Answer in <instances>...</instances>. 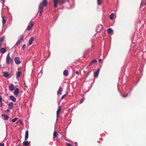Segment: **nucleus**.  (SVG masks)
<instances>
[{"instance_id":"412c9836","label":"nucleus","mask_w":146,"mask_h":146,"mask_svg":"<svg viewBox=\"0 0 146 146\" xmlns=\"http://www.w3.org/2000/svg\"><path fill=\"white\" fill-rule=\"evenodd\" d=\"M23 145H24L25 146H27L29 144V142L27 141H24L23 143Z\"/></svg>"},{"instance_id":"20e7f679","label":"nucleus","mask_w":146,"mask_h":146,"mask_svg":"<svg viewBox=\"0 0 146 146\" xmlns=\"http://www.w3.org/2000/svg\"><path fill=\"white\" fill-rule=\"evenodd\" d=\"M102 25H100L97 27V31H98L100 32L102 31Z\"/></svg>"},{"instance_id":"c85d7f7f","label":"nucleus","mask_w":146,"mask_h":146,"mask_svg":"<svg viewBox=\"0 0 146 146\" xmlns=\"http://www.w3.org/2000/svg\"><path fill=\"white\" fill-rule=\"evenodd\" d=\"M6 19H3V20L2 23H3V25H4L6 23Z\"/></svg>"},{"instance_id":"ddd939ff","label":"nucleus","mask_w":146,"mask_h":146,"mask_svg":"<svg viewBox=\"0 0 146 146\" xmlns=\"http://www.w3.org/2000/svg\"><path fill=\"white\" fill-rule=\"evenodd\" d=\"M58 3L59 5H62L64 4L66 1V0H58Z\"/></svg>"},{"instance_id":"9b49d317","label":"nucleus","mask_w":146,"mask_h":146,"mask_svg":"<svg viewBox=\"0 0 146 146\" xmlns=\"http://www.w3.org/2000/svg\"><path fill=\"white\" fill-rule=\"evenodd\" d=\"M100 71V69H99L98 70L96 71L94 73V76L95 77H98V74H99Z\"/></svg>"},{"instance_id":"473e14b6","label":"nucleus","mask_w":146,"mask_h":146,"mask_svg":"<svg viewBox=\"0 0 146 146\" xmlns=\"http://www.w3.org/2000/svg\"><path fill=\"white\" fill-rule=\"evenodd\" d=\"M18 122H20V123L22 125H23V122H22V121L20 120H19V121H18Z\"/></svg>"},{"instance_id":"a19ab883","label":"nucleus","mask_w":146,"mask_h":146,"mask_svg":"<svg viewBox=\"0 0 146 146\" xmlns=\"http://www.w3.org/2000/svg\"><path fill=\"white\" fill-rule=\"evenodd\" d=\"M75 73L76 74H79V72H78L77 71H76L75 72Z\"/></svg>"},{"instance_id":"37998d69","label":"nucleus","mask_w":146,"mask_h":146,"mask_svg":"<svg viewBox=\"0 0 146 146\" xmlns=\"http://www.w3.org/2000/svg\"><path fill=\"white\" fill-rule=\"evenodd\" d=\"M127 95H125H125H122V96L123 97H127Z\"/></svg>"},{"instance_id":"4c0bfd02","label":"nucleus","mask_w":146,"mask_h":146,"mask_svg":"<svg viewBox=\"0 0 146 146\" xmlns=\"http://www.w3.org/2000/svg\"><path fill=\"white\" fill-rule=\"evenodd\" d=\"M0 146H4V144L3 143H0Z\"/></svg>"},{"instance_id":"2eb2a0df","label":"nucleus","mask_w":146,"mask_h":146,"mask_svg":"<svg viewBox=\"0 0 146 146\" xmlns=\"http://www.w3.org/2000/svg\"><path fill=\"white\" fill-rule=\"evenodd\" d=\"M15 89V88L13 85H11L9 86V90L10 91H13Z\"/></svg>"},{"instance_id":"7ed1b4c3","label":"nucleus","mask_w":146,"mask_h":146,"mask_svg":"<svg viewBox=\"0 0 146 146\" xmlns=\"http://www.w3.org/2000/svg\"><path fill=\"white\" fill-rule=\"evenodd\" d=\"M14 61L17 64H19L20 63V61L18 57H15V58Z\"/></svg>"},{"instance_id":"a211bd4d","label":"nucleus","mask_w":146,"mask_h":146,"mask_svg":"<svg viewBox=\"0 0 146 146\" xmlns=\"http://www.w3.org/2000/svg\"><path fill=\"white\" fill-rule=\"evenodd\" d=\"M62 88L60 87L57 92L58 94H61L62 91Z\"/></svg>"},{"instance_id":"79ce46f5","label":"nucleus","mask_w":146,"mask_h":146,"mask_svg":"<svg viewBox=\"0 0 146 146\" xmlns=\"http://www.w3.org/2000/svg\"><path fill=\"white\" fill-rule=\"evenodd\" d=\"M91 72V71H90L89 73L86 75V78L87 77L88 75L89 74H90V73Z\"/></svg>"},{"instance_id":"9d476101","label":"nucleus","mask_w":146,"mask_h":146,"mask_svg":"<svg viewBox=\"0 0 146 146\" xmlns=\"http://www.w3.org/2000/svg\"><path fill=\"white\" fill-rule=\"evenodd\" d=\"M29 137V131L28 130H27L25 132V140H26Z\"/></svg>"},{"instance_id":"5701e85b","label":"nucleus","mask_w":146,"mask_h":146,"mask_svg":"<svg viewBox=\"0 0 146 146\" xmlns=\"http://www.w3.org/2000/svg\"><path fill=\"white\" fill-rule=\"evenodd\" d=\"M112 31V30L111 28H109L107 30L108 33L109 34L111 33Z\"/></svg>"},{"instance_id":"f3484780","label":"nucleus","mask_w":146,"mask_h":146,"mask_svg":"<svg viewBox=\"0 0 146 146\" xmlns=\"http://www.w3.org/2000/svg\"><path fill=\"white\" fill-rule=\"evenodd\" d=\"M10 99L13 102H15L16 101V99L12 95L10 96Z\"/></svg>"},{"instance_id":"4468645a","label":"nucleus","mask_w":146,"mask_h":146,"mask_svg":"<svg viewBox=\"0 0 146 146\" xmlns=\"http://www.w3.org/2000/svg\"><path fill=\"white\" fill-rule=\"evenodd\" d=\"M6 51L5 48H2L0 50V52L3 54L5 53L6 52Z\"/></svg>"},{"instance_id":"ea45409f","label":"nucleus","mask_w":146,"mask_h":146,"mask_svg":"<svg viewBox=\"0 0 146 146\" xmlns=\"http://www.w3.org/2000/svg\"><path fill=\"white\" fill-rule=\"evenodd\" d=\"M144 3V1L143 0H142V1L141 3V5H142Z\"/></svg>"},{"instance_id":"f257e3e1","label":"nucleus","mask_w":146,"mask_h":146,"mask_svg":"<svg viewBox=\"0 0 146 146\" xmlns=\"http://www.w3.org/2000/svg\"><path fill=\"white\" fill-rule=\"evenodd\" d=\"M48 1L47 0H43L42 3H40L39 6L38 12L40 13V15L42 13V11L43 9V6L46 7L47 5Z\"/></svg>"},{"instance_id":"a18cd8bd","label":"nucleus","mask_w":146,"mask_h":146,"mask_svg":"<svg viewBox=\"0 0 146 146\" xmlns=\"http://www.w3.org/2000/svg\"><path fill=\"white\" fill-rule=\"evenodd\" d=\"M101 60H102L100 58L98 60V61L99 62H100Z\"/></svg>"},{"instance_id":"de8ad7c7","label":"nucleus","mask_w":146,"mask_h":146,"mask_svg":"<svg viewBox=\"0 0 146 146\" xmlns=\"http://www.w3.org/2000/svg\"><path fill=\"white\" fill-rule=\"evenodd\" d=\"M7 111H9V110H7Z\"/></svg>"},{"instance_id":"c03bdc74","label":"nucleus","mask_w":146,"mask_h":146,"mask_svg":"<svg viewBox=\"0 0 146 146\" xmlns=\"http://www.w3.org/2000/svg\"><path fill=\"white\" fill-rule=\"evenodd\" d=\"M3 105V103H1V104H0V107H1Z\"/></svg>"},{"instance_id":"09e8293b","label":"nucleus","mask_w":146,"mask_h":146,"mask_svg":"<svg viewBox=\"0 0 146 146\" xmlns=\"http://www.w3.org/2000/svg\"><path fill=\"white\" fill-rule=\"evenodd\" d=\"M145 4H146V2H145Z\"/></svg>"},{"instance_id":"58836bf2","label":"nucleus","mask_w":146,"mask_h":146,"mask_svg":"<svg viewBox=\"0 0 146 146\" xmlns=\"http://www.w3.org/2000/svg\"><path fill=\"white\" fill-rule=\"evenodd\" d=\"M66 144L68 146H72V145L70 144L67 143Z\"/></svg>"},{"instance_id":"6ab92c4d","label":"nucleus","mask_w":146,"mask_h":146,"mask_svg":"<svg viewBox=\"0 0 146 146\" xmlns=\"http://www.w3.org/2000/svg\"><path fill=\"white\" fill-rule=\"evenodd\" d=\"M63 75L65 76H67L68 75V71L67 70H65L63 72Z\"/></svg>"},{"instance_id":"cd10ccee","label":"nucleus","mask_w":146,"mask_h":146,"mask_svg":"<svg viewBox=\"0 0 146 146\" xmlns=\"http://www.w3.org/2000/svg\"><path fill=\"white\" fill-rule=\"evenodd\" d=\"M21 41H21V40H18L17 41V42L16 43V44L15 45H15H17V44H20L21 43Z\"/></svg>"},{"instance_id":"6e6552de","label":"nucleus","mask_w":146,"mask_h":146,"mask_svg":"<svg viewBox=\"0 0 146 146\" xmlns=\"http://www.w3.org/2000/svg\"><path fill=\"white\" fill-rule=\"evenodd\" d=\"M34 24L33 23H31L30 24V25H28L27 28V30L28 31H29L31 30L32 27H33Z\"/></svg>"},{"instance_id":"e433bc0d","label":"nucleus","mask_w":146,"mask_h":146,"mask_svg":"<svg viewBox=\"0 0 146 146\" xmlns=\"http://www.w3.org/2000/svg\"><path fill=\"white\" fill-rule=\"evenodd\" d=\"M2 100V97L0 96V102H1Z\"/></svg>"},{"instance_id":"72a5a7b5","label":"nucleus","mask_w":146,"mask_h":146,"mask_svg":"<svg viewBox=\"0 0 146 146\" xmlns=\"http://www.w3.org/2000/svg\"><path fill=\"white\" fill-rule=\"evenodd\" d=\"M66 94H65V95H63L61 98V99H63L66 96Z\"/></svg>"},{"instance_id":"b1692460","label":"nucleus","mask_w":146,"mask_h":146,"mask_svg":"<svg viewBox=\"0 0 146 146\" xmlns=\"http://www.w3.org/2000/svg\"><path fill=\"white\" fill-rule=\"evenodd\" d=\"M21 72L20 71L18 72L16 76L17 77H19L21 76Z\"/></svg>"},{"instance_id":"c9c22d12","label":"nucleus","mask_w":146,"mask_h":146,"mask_svg":"<svg viewBox=\"0 0 146 146\" xmlns=\"http://www.w3.org/2000/svg\"><path fill=\"white\" fill-rule=\"evenodd\" d=\"M26 47V45L25 44H23L22 46V48L24 49Z\"/></svg>"},{"instance_id":"f704fd0d","label":"nucleus","mask_w":146,"mask_h":146,"mask_svg":"<svg viewBox=\"0 0 146 146\" xmlns=\"http://www.w3.org/2000/svg\"><path fill=\"white\" fill-rule=\"evenodd\" d=\"M84 101V98H82L80 101V103H82Z\"/></svg>"},{"instance_id":"0eeeda50","label":"nucleus","mask_w":146,"mask_h":146,"mask_svg":"<svg viewBox=\"0 0 146 146\" xmlns=\"http://www.w3.org/2000/svg\"><path fill=\"white\" fill-rule=\"evenodd\" d=\"M61 109V107L60 106H59L58 107V110H57L56 112V117L57 118H58L59 116V112L60 111V110Z\"/></svg>"},{"instance_id":"f03ea898","label":"nucleus","mask_w":146,"mask_h":146,"mask_svg":"<svg viewBox=\"0 0 146 146\" xmlns=\"http://www.w3.org/2000/svg\"><path fill=\"white\" fill-rule=\"evenodd\" d=\"M13 60L10 57V54L8 53L7 54L6 58V63L7 64H10L13 63Z\"/></svg>"},{"instance_id":"c756f323","label":"nucleus","mask_w":146,"mask_h":146,"mask_svg":"<svg viewBox=\"0 0 146 146\" xmlns=\"http://www.w3.org/2000/svg\"><path fill=\"white\" fill-rule=\"evenodd\" d=\"M17 119V117L15 118L14 119H12V121L13 122H15Z\"/></svg>"},{"instance_id":"aec40b11","label":"nucleus","mask_w":146,"mask_h":146,"mask_svg":"<svg viewBox=\"0 0 146 146\" xmlns=\"http://www.w3.org/2000/svg\"><path fill=\"white\" fill-rule=\"evenodd\" d=\"M9 73L7 72H4L3 74V76L5 77H7L9 76Z\"/></svg>"},{"instance_id":"f8f14e48","label":"nucleus","mask_w":146,"mask_h":146,"mask_svg":"<svg viewBox=\"0 0 146 146\" xmlns=\"http://www.w3.org/2000/svg\"><path fill=\"white\" fill-rule=\"evenodd\" d=\"M13 103L12 102H10L8 104L9 108L10 109H11L13 106Z\"/></svg>"},{"instance_id":"bb28decb","label":"nucleus","mask_w":146,"mask_h":146,"mask_svg":"<svg viewBox=\"0 0 146 146\" xmlns=\"http://www.w3.org/2000/svg\"><path fill=\"white\" fill-rule=\"evenodd\" d=\"M97 61V60L96 59H94L92 60L91 62L90 63V64H91L93 63H96Z\"/></svg>"},{"instance_id":"49530a36","label":"nucleus","mask_w":146,"mask_h":146,"mask_svg":"<svg viewBox=\"0 0 146 146\" xmlns=\"http://www.w3.org/2000/svg\"><path fill=\"white\" fill-rule=\"evenodd\" d=\"M74 144H75L76 145H77V143L76 142H75L74 143Z\"/></svg>"},{"instance_id":"39448f33","label":"nucleus","mask_w":146,"mask_h":146,"mask_svg":"<svg viewBox=\"0 0 146 146\" xmlns=\"http://www.w3.org/2000/svg\"><path fill=\"white\" fill-rule=\"evenodd\" d=\"M2 117L3 119L5 120H7L9 118V116L6 114H3L2 115Z\"/></svg>"},{"instance_id":"2f4dec72","label":"nucleus","mask_w":146,"mask_h":146,"mask_svg":"<svg viewBox=\"0 0 146 146\" xmlns=\"http://www.w3.org/2000/svg\"><path fill=\"white\" fill-rule=\"evenodd\" d=\"M23 35H22L20 37V40H21V41H22V40H23Z\"/></svg>"},{"instance_id":"393cba45","label":"nucleus","mask_w":146,"mask_h":146,"mask_svg":"<svg viewBox=\"0 0 146 146\" xmlns=\"http://www.w3.org/2000/svg\"><path fill=\"white\" fill-rule=\"evenodd\" d=\"M114 16V14L113 13H112L110 16V18H113Z\"/></svg>"},{"instance_id":"7c9ffc66","label":"nucleus","mask_w":146,"mask_h":146,"mask_svg":"<svg viewBox=\"0 0 146 146\" xmlns=\"http://www.w3.org/2000/svg\"><path fill=\"white\" fill-rule=\"evenodd\" d=\"M100 0H97V3L98 5H100L101 4V3L100 2Z\"/></svg>"},{"instance_id":"1a4fd4ad","label":"nucleus","mask_w":146,"mask_h":146,"mask_svg":"<svg viewBox=\"0 0 146 146\" xmlns=\"http://www.w3.org/2000/svg\"><path fill=\"white\" fill-rule=\"evenodd\" d=\"M54 5L55 7H57L58 3V0H53Z\"/></svg>"},{"instance_id":"423d86ee","label":"nucleus","mask_w":146,"mask_h":146,"mask_svg":"<svg viewBox=\"0 0 146 146\" xmlns=\"http://www.w3.org/2000/svg\"><path fill=\"white\" fill-rule=\"evenodd\" d=\"M34 39V38L33 37H32L30 38L29 40V45H31L32 44Z\"/></svg>"},{"instance_id":"dca6fc26","label":"nucleus","mask_w":146,"mask_h":146,"mask_svg":"<svg viewBox=\"0 0 146 146\" xmlns=\"http://www.w3.org/2000/svg\"><path fill=\"white\" fill-rule=\"evenodd\" d=\"M19 92V89L18 88H16L14 91V94L15 95H17Z\"/></svg>"},{"instance_id":"a878e982","label":"nucleus","mask_w":146,"mask_h":146,"mask_svg":"<svg viewBox=\"0 0 146 146\" xmlns=\"http://www.w3.org/2000/svg\"><path fill=\"white\" fill-rule=\"evenodd\" d=\"M5 38V36H3L1 38H0V42H2L3 40Z\"/></svg>"},{"instance_id":"4be33fe9","label":"nucleus","mask_w":146,"mask_h":146,"mask_svg":"<svg viewBox=\"0 0 146 146\" xmlns=\"http://www.w3.org/2000/svg\"><path fill=\"white\" fill-rule=\"evenodd\" d=\"M58 135V133L56 131H54L53 133L54 138L55 137H56L57 136V135Z\"/></svg>"}]
</instances>
